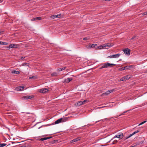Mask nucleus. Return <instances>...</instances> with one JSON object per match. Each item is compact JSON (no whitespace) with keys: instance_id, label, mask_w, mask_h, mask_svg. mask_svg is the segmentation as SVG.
Masks as SVG:
<instances>
[{"instance_id":"f257e3e1","label":"nucleus","mask_w":147,"mask_h":147,"mask_svg":"<svg viewBox=\"0 0 147 147\" xmlns=\"http://www.w3.org/2000/svg\"><path fill=\"white\" fill-rule=\"evenodd\" d=\"M123 135L122 133H119L117 135H115V136L114 137L112 138V140L115 138H119L121 139L123 138Z\"/></svg>"},{"instance_id":"f03ea898","label":"nucleus","mask_w":147,"mask_h":147,"mask_svg":"<svg viewBox=\"0 0 147 147\" xmlns=\"http://www.w3.org/2000/svg\"><path fill=\"white\" fill-rule=\"evenodd\" d=\"M123 51L124 53L127 55H129L130 54V50L128 48L123 50Z\"/></svg>"},{"instance_id":"7ed1b4c3","label":"nucleus","mask_w":147,"mask_h":147,"mask_svg":"<svg viewBox=\"0 0 147 147\" xmlns=\"http://www.w3.org/2000/svg\"><path fill=\"white\" fill-rule=\"evenodd\" d=\"M49 90L46 88L40 89L38 90V91L40 93H46Z\"/></svg>"},{"instance_id":"20e7f679","label":"nucleus","mask_w":147,"mask_h":147,"mask_svg":"<svg viewBox=\"0 0 147 147\" xmlns=\"http://www.w3.org/2000/svg\"><path fill=\"white\" fill-rule=\"evenodd\" d=\"M139 131H140L139 130H137L136 131L134 132L132 134H131L129 135L127 137H126V138H124V140H125L129 138L130 137H131L133 135H134L135 134H136V133H137L138 132H139Z\"/></svg>"},{"instance_id":"39448f33","label":"nucleus","mask_w":147,"mask_h":147,"mask_svg":"<svg viewBox=\"0 0 147 147\" xmlns=\"http://www.w3.org/2000/svg\"><path fill=\"white\" fill-rule=\"evenodd\" d=\"M130 78V77L129 76H126L121 78V79L120 80V81H123L124 80H128L129 78Z\"/></svg>"},{"instance_id":"423d86ee","label":"nucleus","mask_w":147,"mask_h":147,"mask_svg":"<svg viewBox=\"0 0 147 147\" xmlns=\"http://www.w3.org/2000/svg\"><path fill=\"white\" fill-rule=\"evenodd\" d=\"M130 68H133V65H131L129 66H126L123 67L121 68V70H124V69L128 70Z\"/></svg>"},{"instance_id":"0eeeda50","label":"nucleus","mask_w":147,"mask_h":147,"mask_svg":"<svg viewBox=\"0 0 147 147\" xmlns=\"http://www.w3.org/2000/svg\"><path fill=\"white\" fill-rule=\"evenodd\" d=\"M64 121H65L64 119L61 118L55 121V124H57L61 123V122H63Z\"/></svg>"},{"instance_id":"6e6552de","label":"nucleus","mask_w":147,"mask_h":147,"mask_svg":"<svg viewBox=\"0 0 147 147\" xmlns=\"http://www.w3.org/2000/svg\"><path fill=\"white\" fill-rule=\"evenodd\" d=\"M61 14H59L57 15H53L50 16V18L52 19H54L55 18H59L61 17Z\"/></svg>"},{"instance_id":"1a4fd4ad","label":"nucleus","mask_w":147,"mask_h":147,"mask_svg":"<svg viewBox=\"0 0 147 147\" xmlns=\"http://www.w3.org/2000/svg\"><path fill=\"white\" fill-rule=\"evenodd\" d=\"M18 46V45L16 44H11L8 47L9 48H17Z\"/></svg>"},{"instance_id":"9d476101","label":"nucleus","mask_w":147,"mask_h":147,"mask_svg":"<svg viewBox=\"0 0 147 147\" xmlns=\"http://www.w3.org/2000/svg\"><path fill=\"white\" fill-rule=\"evenodd\" d=\"M72 80V78H67L63 80V83H68Z\"/></svg>"},{"instance_id":"9b49d317","label":"nucleus","mask_w":147,"mask_h":147,"mask_svg":"<svg viewBox=\"0 0 147 147\" xmlns=\"http://www.w3.org/2000/svg\"><path fill=\"white\" fill-rule=\"evenodd\" d=\"M115 91V90L114 89H112L111 90H108L106 92L103 93H102V94L103 95H108L110 94L111 93L114 91Z\"/></svg>"},{"instance_id":"f8f14e48","label":"nucleus","mask_w":147,"mask_h":147,"mask_svg":"<svg viewBox=\"0 0 147 147\" xmlns=\"http://www.w3.org/2000/svg\"><path fill=\"white\" fill-rule=\"evenodd\" d=\"M24 86H19L17 87L16 89L17 91H22L24 90Z\"/></svg>"},{"instance_id":"ddd939ff","label":"nucleus","mask_w":147,"mask_h":147,"mask_svg":"<svg viewBox=\"0 0 147 147\" xmlns=\"http://www.w3.org/2000/svg\"><path fill=\"white\" fill-rule=\"evenodd\" d=\"M42 19V18L41 17H37L36 18H32L31 19V21H35L36 20H41Z\"/></svg>"},{"instance_id":"4468645a","label":"nucleus","mask_w":147,"mask_h":147,"mask_svg":"<svg viewBox=\"0 0 147 147\" xmlns=\"http://www.w3.org/2000/svg\"><path fill=\"white\" fill-rule=\"evenodd\" d=\"M113 45V43H107L105 44V45H104V49L107 47H111Z\"/></svg>"},{"instance_id":"2eb2a0df","label":"nucleus","mask_w":147,"mask_h":147,"mask_svg":"<svg viewBox=\"0 0 147 147\" xmlns=\"http://www.w3.org/2000/svg\"><path fill=\"white\" fill-rule=\"evenodd\" d=\"M80 140V138H77L71 140L70 142L71 143H73V142H77L79 140Z\"/></svg>"},{"instance_id":"dca6fc26","label":"nucleus","mask_w":147,"mask_h":147,"mask_svg":"<svg viewBox=\"0 0 147 147\" xmlns=\"http://www.w3.org/2000/svg\"><path fill=\"white\" fill-rule=\"evenodd\" d=\"M32 97H33V96H29V95H27V96H23V98L24 99H31Z\"/></svg>"},{"instance_id":"f3484780","label":"nucleus","mask_w":147,"mask_h":147,"mask_svg":"<svg viewBox=\"0 0 147 147\" xmlns=\"http://www.w3.org/2000/svg\"><path fill=\"white\" fill-rule=\"evenodd\" d=\"M52 138V137H45V138H40L39 140V141H42L45 140H47L48 139H50Z\"/></svg>"},{"instance_id":"a211bd4d","label":"nucleus","mask_w":147,"mask_h":147,"mask_svg":"<svg viewBox=\"0 0 147 147\" xmlns=\"http://www.w3.org/2000/svg\"><path fill=\"white\" fill-rule=\"evenodd\" d=\"M20 72L19 71L16 70H13L11 71V73L13 74H19L20 73Z\"/></svg>"},{"instance_id":"6ab92c4d","label":"nucleus","mask_w":147,"mask_h":147,"mask_svg":"<svg viewBox=\"0 0 147 147\" xmlns=\"http://www.w3.org/2000/svg\"><path fill=\"white\" fill-rule=\"evenodd\" d=\"M95 49H104V45H100L99 46H97L96 47H95Z\"/></svg>"},{"instance_id":"aec40b11","label":"nucleus","mask_w":147,"mask_h":147,"mask_svg":"<svg viewBox=\"0 0 147 147\" xmlns=\"http://www.w3.org/2000/svg\"><path fill=\"white\" fill-rule=\"evenodd\" d=\"M82 101H80L78 102L76 104V106H80L81 105L83 104L82 103Z\"/></svg>"},{"instance_id":"412c9836","label":"nucleus","mask_w":147,"mask_h":147,"mask_svg":"<svg viewBox=\"0 0 147 147\" xmlns=\"http://www.w3.org/2000/svg\"><path fill=\"white\" fill-rule=\"evenodd\" d=\"M97 45L96 44H90L89 45V47L90 48H93L95 47Z\"/></svg>"},{"instance_id":"4be33fe9","label":"nucleus","mask_w":147,"mask_h":147,"mask_svg":"<svg viewBox=\"0 0 147 147\" xmlns=\"http://www.w3.org/2000/svg\"><path fill=\"white\" fill-rule=\"evenodd\" d=\"M120 54L119 53L113 55V58H118L120 56Z\"/></svg>"},{"instance_id":"5701e85b","label":"nucleus","mask_w":147,"mask_h":147,"mask_svg":"<svg viewBox=\"0 0 147 147\" xmlns=\"http://www.w3.org/2000/svg\"><path fill=\"white\" fill-rule=\"evenodd\" d=\"M66 68V67H62V68H59V69H57V70L58 71H61L62 70H63L65 69Z\"/></svg>"},{"instance_id":"b1692460","label":"nucleus","mask_w":147,"mask_h":147,"mask_svg":"<svg viewBox=\"0 0 147 147\" xmlns=\"http://www.w3.org/2000/svg\"><path fill=\"white\" fill-rule=\"evenodd\" d=\"M105 66V68H107L109 67H111L110 66L109 63H104Z\"/></svg>"},{"instance_id":"393cba45","label":"nucleus","mask_w":147,"mask_h":147,"mask_svg":"<svg viewBox=\"0 0 147 147\" xmlns=\"http://www.w3.org/2000/svg\"><path fill=\"white\" fill-rule=\"evenodd\" d=\"M58 74L56 72H54L51 74V76H57Z\"/></svg>"},{"instance_id":"a878e982","label":"nucleus","mask_w":147,"mask_h":147,"mask_svg":"<svg viewBox=\"0 0 147 147\" xmlns=\"http://www.w3.org/2000/svg\"><path fill=\"white\" fill-rule=\"evenodd\" d=\"M100 65H101V66L100 68V69L105 68V66L104 63L101 64Z\"/></svg>"},{"instance_id":"bb28decb","label":"nucleus","mask_w":147,"mask_h":147,"mask_svg":"<svg viewBox=\"0 0 147 147\" xmlns=\"http://www.w3.org/2000/svg\"><path fill=\"white\" fill-rule=\"evenodd\" d=\"M22 65L23 66H27L29 67V63H23L22 64Z\"/></svg>"},{"instance_id":"cd10ccee","label":"nucleus","mask_w":147,"mask_h":147,"mask_svg":"<svg viewBox=\"0 0 147 147\" xmlns=\"http://www.w3.org/2000/svg\"><path fill=\"white\" fill-rule=\"evenodd\" d=\"M89 37L88 36L85 37L83 38V40H88L89 39Z\"/></svg>"},{"instance_id":"c85d7f7f","label":"nucleus","mask_w":147,"mask_h":147,"mask_svg":"<svg viewBox=\"0 0 147 147\" xmlns=\"http://www.w3.org/2000/svg\"><path fill=\"white\" fill-rule=\"evenodd\" d=\"M6 145L5 143H3L1 144H0V147H3Z\"/></svg>"},{"instance_id":"c756f323","label":"nucleus","mask_w":147,"mask_h":147,"mask_svg":"<svg viewBox=\"0 0 147 147\" xmlns=\"http://www.w3.org/2000/svg\"><path fill=\"white\" fill-rule=\"evenodd\" d=\"M147 121H145L142 122L140 123V124L139 125H142V124H144V123H146Z\"/></svg>"},{"instance_id":"7c9ffc66","label":"nucleus","mask_w":147,"mask_h":147,"mask_svg":"<svg viewBox=\"0 0 147 147\" xmlns=\"http://www.w3.org/2000/svg\"><path fill=\"white\" fill-rule=\"evenodd\" d=\"M124 111V112H123L122 114L119 115L118 116H120L121 115H124L125 113L126 112H127V111Z\"/></svg>"},{"instance_id":"2f4dec72","label":"nucleus","mask_w":147,"mask_h":147,"mask_svg":"<svg viewBox=\"0 0 147 147\" xmlns=\"http://www.w3.org/2000/svg\"><path fill=\"white\" fill-rule=\"evenodd\" d=\"M117 140H114L112 144H116L117 143Z\"/></svg>"},{"instance_id":"473e14b6","label":"nucleus","mask_w":147,"mask_h":147,"mask_svg":"<svg viewBox=\"0 0 147 147\" xmlns=\"http://www.w3.org/2000/svg\"><path fill=\"white\" fill-rule=\"evenodd\" d=\"M7 43L6 42H2L1 45H7Z\"/></svg>"},{"instance_id":"72a5a7b5","label":"nucleus","mask_w":147,"mask_h":147,"mask_svg":"<svg viewBox=\"0 0 147 147\" xmlns=\"http://www.w3.org/2000/svg\"><path fill=\"white\" fill-rule=\"evenodd\" d=\"M142 15L143 16L147 15V11L143 13Z\"/></svg>"},{"instance_id":"f704fd0d","label":"nucleus","mask_w":147,"mask_h":147,"mask_svg":"<svg viewBox=\"0 0 147 147\" xmlns=\"http://www.w3.org/2000/svg\"><path fill=\"white\" fill-rule=\"evenodd\" d=\"M140 143H138L136 145H135L134 146H131L130 147H135V146H136L137 145H139L140 144Z\"/></svg>"},{"instance_id":"c9c22d12","label":"nucleus","mask_w":147,"mask_h":147,"mask_svg":"<svg viewBox=\"0 0 147 147\" xmlns=\"http://www.w3.org/2000/svg\"><path fill=\"white\" fill-rule=\"evenodd\" d=\"M109 64H110V66H114L115 65V64H113V63H109Z\"/></svg>"},{"instance_id":"e433bc0d","label":"nucleus","mask_w":147,"mask_h":147,"mask_svg":"<svg viewBox=\"0 0 147 147\" xmlns=\"http://www.w3.org/2000/svg\"><path fill=\"white\" fill-rule=\"evenodd\" d=\"M108 58H113V55H111L110 56H109L108 57Z\"/></svg>"},{"instance_id":"4c0bfd02","label":"nucleus","mask_w":147,"mask_h":147,"mask_svg":"<svg viewBox=\"0 0 147 147\" xmlns=\"http://www.w3.org/2000/svg\"><path fill=\"white\" fill-rule=\"evenodd\" d=\"M82 101V102L83 103V104H84V103H85L87 101V100H84V101Z\"/></svg>"},{"instance_id":"58836bf2","label":"nucleus","mask_w":147,"mask_h":147,"mask_svg":"<svg viewBox=\"0 0 147 147\" xmlns=\"http://www.w3.org/2000/svg\"><path fill=\"white\" fill-rule=\"evenodd\" d=\"M136 37L135 36H134L131 38V40H133Z\"/></svg>"},{"instance_id":"ea45409f","label":"nucleus","mask_w":147,"mask_h":147,"mask_svg":"<svg viewBox=\"0 0 147 147\" xmlns=\"http://www.w3.org/2000/svg\"><path fill=\"white\" fill-rule=\"evenodd\" d=\"M25 58V57H21V59H24V58Z\"/></svg>"},{"instance_id":"a19ab883","label":"nucleus","mask_w":147,"mask_h":147,"mask_svg":"<svg viewBox=\"0 0 147 147\" xmlns=\"http://www.w3.org/2000/svg\"><path fill=\"white\" fill-rule=\"evenodd\" d=\"M56 140H54L53 141V142H52V144H53L54 143H55V142H56Z\"/></svg>"},{"instance_id":"79ce46f5","label":"nucleus","mask_w":147,"mask_h":147,"mask_svg":"<svg viewBox=\"0 0 147 147\" xmlns=\"http://www.w3.org/2000/svg\"><path fill=\"white\" fill-rule=\"evenodd\" d=\"M34 77V76H32V77H30L29 78V79H31L33 78Z\"/></svg>"},{"instance_id":"37998d69","label":"nucleus","mask_w":147,"mask_h":147,"mask_svg":"<svg viewBox=\"0 0 147 147\" xmlns=\"http://www.w3.org/2000/svg\"><path fill=\"white\" fill-rule=\"evenodd\" d=\"M101 120H99V121H96L95 123H97V122H99L100 121H101Z\"/></svg>"},{"instance_id":"c03bdc74","label":"nucleus","mask_w":147,"mask_h":147,"mask_svg":"<svg viewBox=\"0 0 147 147\" xmlns=\"http://www.w3.org/2000/svg\"><path fill=\"white\" fill-rule=\"evenodd\" d=\"M104 107H99L97 108V109H100V108H103Z\"/></svg>"},{"instance_id":"a18cd8bd","label":"nucleus","mask_w":147,"mask_h":147,"mask_svg":"<svg viewBox=\"0 0 147 147\" xmlns=\"http://www.w3.org/2000/svg\"><path fill=\"white\" fill-rule=\"evenodd\" d=\"M3 32V31L0 30V34L2 33Z\"/></svg>"},{"instance_id":"49530a36","label":"nucleus","mask_w":147,"mask_h":147,"mask_svg":"<svg viewBox=\"0 0 147 147\" xmlns=\"http://www.w3.org/2000/svg\"><path fill=\"white\" fill-rule=\"evenodd\" d=\"M43 126V125H42L38 128V129H40V128H41L42 126Z\"/></svg>"},{"instance_id":"de8ad7c7","label":"nucleus","mask_w":147,"mask_h":147,"mask_svg":"<svg viewBox=\"0 0 147 147\" xmlns=\"http://www.w3.org/2000/svg\"><path fill=\"white\" fill-rule=\"evenodd\" d=\"M2 42L0 41V45H1Z\"/></svg>"},{"instance_id":"09e8293b","label":"nucleus","mask_w":147,"mask_h":147,"mask_svg":"<svg viewBox=\"0 0 147 147\" xmlns=\"http://www.w3.org/2000/svg\"><path fill=\"white\" fill-rule=\"evenodd\" d=\"M15 143V142H12V143Z\"/></svg>"},{"instance_id":"8fccbe9b","label":"nucleus","mask_w":147,"mask_h":147,"mask_svg":"<svg viewBox=\"0 0 147 147\" xmlns=\"http://www.w3.org/2000/svg\"><path fill=\"white\" fill-rule=\"evenodd\" d=\"M92 125V124H91V125H92H92Z\"/></svg>"}]
</instances>
